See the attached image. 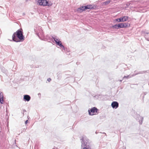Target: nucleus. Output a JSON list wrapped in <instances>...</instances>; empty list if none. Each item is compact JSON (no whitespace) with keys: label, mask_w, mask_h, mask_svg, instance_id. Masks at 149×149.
Returning <instances> with one entry per match:
<instances>
[{"label":"nucleus","mask_w":149,"mask_h":149,"mask_svg":"<svg viewBox=\"0 0 149 149\" xmlns=\"http://www.w3.org/2000/svg\"><path fill=\"white\" fill-rule=\"evenodd\" d=\"M61 50L62 52H65L67 51V48H65L64 47V49L62 48V49H61Z\"/></svg>","instance_id":"obj_20"},{"label":"nucleus","mask_w":149,"mask_h":149,"mask_svg":"<svg viewBox=\"0 0 149 149\" xmlns=\"http://www.w3.org/2000/svg\"><path fill=\"white\" fill-rule=\"evenodd\" d=\"M24 112H26V111L25 109H24L23 110Z\"/></svg>","instance_id":"obj_30"},{"label":"nucleus","mask_w":149,"mask_h":149,"mask_svg":"<svg viewBox=\"0 0 149 149\" xmlns=\"http://www.w3.org/2000/svg\"><path fill=\"white\" fill-rule=\"evenodd\" d=\"M120 82H121V81H122V80H120Z\"/></svg>","instance_id":"obj_36"},{"label":"nucleus","mask_w":149,"mask_h":149,"mask_svg":"<svg viewBox=\"0 0 149 149\" xmlns=\"http://www.w3.org/2000/svg\"><path fill=\"white\" fill-rule=\"evenodd\" d=\"M52 37L55 41L56 44L58 42H59L60 41L59 38L56 36H52Z\"/></svg>","instance_id":"obj_11"},{"label":"nucleus","mask_w":149,"mask_h":149,"mask_svg":"<svg viewBox=\"0 0 149 149\" xmlns=\"http://www.w3.org/2000/svg\"><path fill=\"white\" fill-rule=\"evenodd\" d=\"M84 11H85L87 9H93V7L92 5H88L83 6Z\"/></svg>","instance_id":"obj_9"},{"label":"nucleus","mask_w":149,"mask_h":149,"mask_svg":"<svg viewBox=\"0 0 149 149\" xmlns=\"http://www.w3.org/2000/svg\"><path fill=\"white\" fill-rule=\"evenodd\" d=\"M103 134H105V135H106V134L105 133H103Z\"/></svg>","instance_id":"obj_35"},{"label":"nucleus","mask_w":149,"mask_h":149,"mask_svg":"<svg viewBox=\"0 0 149 149\" xmlns=\"http://www.w3.org/2000/svg\"><path fill=\"white\" fill-rule=\"evenodd\" d=\"M111 1L110 0H108L107 1H106L105 2H102V4L104 5L105 6H106L107 5H108L110 2H111Z\"/></svg>","instance_id":"obj_17"},{"label":"nucleus","mask_w":149,"mask_h":149,"mask_svg":"<svg viewBox=\"0 0 149 149\" xmlns=\"http://www.w3.org/2000/svg\"><path fill=\"white\" fill-rule=\"evenodd\" d=\"M47 81H51V79L50 78H48L47 79Z\"/></svg>","instance_id":"obj_27"},{"label":"nucleus","mask_w":149,"mask_h":149,"mask_svg":"<svg viewBox=\"0 0 149 149\" xmlns=\"http://www.w3.org/2000/svg\"><path fill=\"white\" fill-rule=\"evenodd\" d=\"M57 77H58V79H59L60 78V77L61 76V73H57Z\"/></svg>","instance_id":"obj_23"},{"label":"nucleus","mask_w":149,"mask_h":149,"mask_svg":"<svg viewBox=\"0 0 149 149\" xmlns=\"http://www.w3.org/2000/svg\"><path fill=\"white\" fill-rule=\"evenodd\" d=\"M144 97V95L143 96V99Z\"/></svg>","instance_id":"obj_33"},{"label":"nucleus","mask_w":149,"mask_h":149,"mask_svg":"<svg viewBox=\"0 0 149 149\" xmlns=\"http://www.w3.org/2000/svg\"><path fill=\"white\" fill-rule=\"evenodd\" d=\"M123 148H124V149H126V147L125 146H123Z\"/></svg>","instance_id":"obj_31"},{"label":"nucleus","mask_w":149,"mask_h":149,"mask_svg":"<svg viewBox=\"0 0 149 149\" xmlns=\"http://www.w3.org/2000/svg\"><path fill=\"white\" fill-rule=\"evenodd\" d=\"M23 34L22 29H19L13 34L12 40L16 42H20L21 41L20 40L23 41L24 40Z\"/></svg>","instance_id":"obj_1"},{"label":"nucleus","mask_w":149,"mask_h":149,"mask_svg":"<svg viewBox=\"0 0 149 149\" xmlns=\"http://www.w3.org/2000/svg\"><path fill=\"white\" fill-rule=\"evenodd\" d=\"M1 70L3 73H6L7 72V70L5 69L4 67H2L1 68Z\"/></svg>","instance_id":"obj_18"},{"label":"nucleus","mask_w":149,"mask_h":149,"mask_svg":"<svg viewBox=\"0 0 149 149\" xmlns=\"http://www.w3.org/2000/svg\"><path fill=\"white\" fill-rule=\"evenodd\" d=\"M143 118L139 115L138 116V119L137 120H139V122L140 125H141L143 123Z\"/></svg>","instance_id":"obj_10"},{"label":"nucleus","mask_w":149,"mask_h":149,"mask_svg":"<svg viewBox=\"0 0 149 149\" xmlns=\"http://www.w3.org/2000/svg\"><path fill=\"white\" fill-rule=\"evenodd\" d=\"M111 106L113 108L116 109L118 107L119 104L117 102L113 101L112 102Z\"/></svg>","instance_id":"obj_8"},{"label":"nucleus","mask_w":149,"mask_h":149,"mask_svg":"<svg viewBox=\"0 0 149 149\" xmlns=\"http://www.w3.org/2000/svg\"><path fill=\"white\" fill-rule=\"evenodd\" d=\"M52 149H58V148L57 147H54V148H53Z\"/></svg>","instance_id":"obj_29"},{"label":"nucleus","mask_w":149,"mask_h":149,"mask_svg":"<svg viewBox=\"0 0 149 149\" xmlns=\"http://www.w3.org/2000/svg\"><path fill=\"white\" fill-rule=\"evenodd\" d=\"M83 8V6H81L80 8H77V11L81 13L84 11Z\"/></svg>","instance_id":"obj_15"},{"label":"nucleus","mask_w":149,"mask_h":149,"mask_svg":"<svg viewBox=\"0 0 149 149\" xmlns=\"http://www.w3.org/2000/svg\"><path fill=\"white\" fill-rule=\"evenodd\" d=\"M115 21L117 22H122L121 17H120L119 18L116 19Z\"/></svg>","instance_id":"obj_19"},{"label":"nucleus","mask_w":149,"mask_h":149,"mask_svg":"<svg viewBox=\"0 0 149 149\" xmlns=\"http://www.w3.org/2000/svg\"><path fill=\"white\" fill-rule=\"evenodd\" d=\"M141 73H142V72H139V73H136V74H134L132 75H127V76H124L123 77V79H124V78H126L127 79H128V78H130L131 77H133V76H135L136 74H141Z\"/></svg>","instance_id":"obj_12"},{"label":"nucleus","mask_w":149,"mask_h":149,"mask_svg":"<svg viewBox=\"0 0 149 149\" xmlns=\"http://www.w3.org/2000/svg\"><path fill=\"white\" fill-rule=\"evenodd\" d=\"M31 99L30 96L28 95H24L23 100L25 102L29 101Z\"/></svg>","instance_id":"obj_7"},{"label":"nucleus","mask_w":149,"mask_h":149,"mask_svg":"<svg viewBox=\"0 0 149 149\" xmlns=\"http://www.w3.org/2000/svg\"><path fill=\"white\" fill-rule=\"evenodd\" d=\"M118 0H111V2L113 3H116L117 2Z\"/></svg>","instance_id":"obj_25"},{"label":"nucleus","mask_w":149,"mask_h":149,"mask_svg":"<svg viewBox=\"0 0 149 149\" xmlns=\"http://www.w3.org/2000/svg\"><path fill=\"white\" fill-rule=\"evenodd\" d=\"M145 33V37L146 39L148 41H149V37H148V34H149V32H144Z\"/></svg>","instance_id":"obj_16"},{"label":"nucleus","mask_w":149,"mask_h":149,"mask_svg":"<svg viewBox=\"0 0 149 149\" xmlns=\"http://www.w3.org/2000/svg\"><path fill=\"white\" fill-rule=\"evenodd\" d=\"M26 129H27V127L26 128H23L22 130V131H23V132L25 131Z\"/></svg>","instance_id":"obj_26"},{"label":"nucleus","mask_w":149,"mask_h":149,"mask_svg":"<svg viewBox=\"0 0 149 149\" xmlns=\"http://www.w3.org/2000/svg\"><path fill=\"white\" fill-rule=\"evenodd\" d=\"M28 120H26L25 122V124H27V123H28Z\"/></svg>","instance_id":"obj_28"},{"label":"nucleus","mask_w":149,"mask_h":149,"mask_svg":"<svg viewBox=\"0 0 149 149\" xmlns=\"http://www.w3.org/2000/svg\"><path fill=\"white\" fill-rule=\"evenodd\" d=\"M3 95L2 93L1 92L0 93V98H3Z\"/></svg>","instance_id":"obj_24"},{"label":"nucleus","mask_w":149,"mask_h":149,"mask_svg":"<svg viewBox=\"0 0 149 149\" xmlns=\"http://www.w3.org/2000/svg\"><path fill=\"white\" fill-rule=\"evenodd\" d=\"M81 147L83 149H91V144L89 140L86 136L81 139Z\"/></svg>","instance_id":"obj_2"},{"label":"nucleus","mask_w":149,"mask_h":149,"mask_svg":"<svg viewBox=\"0 0 149 149\" xmlns=\"http://www.w3.org/2000/svg\"><path fill=\"white\" fill-rule=\"evenodd\" d=\"M144 93V95H146V92Z\"/></svg>","instance_id":"obj_32"},{"label":"nucleus","mask_w":149,"mask_h":149,"mask_svg":"<svg viewBox=\"0 0 149 149\" xmlns=\"http://www.w3.org/2000/svg\"><path fill=\"white\" fill-rule=\"evenodd\" d=\"M56 45L59 46L61 49H62V48L64 49V46L63 45H62V42L61 41L58 42L56 44Z\"/></svg>","instance_id":"obj_14"},{"label":"nucleus","mask_w":149,"mask_h":149,"mask_svg":"<svg viewBox=\"0 0 149 149\" xmlns=\"http://www.w3.org/2000/svg\"><path fill=\"white\" fill-rule=\"evenodd\" d=\"M0 102L1 104L3 103V98H0Z\"/></svg>","instance_id":"obj_21"},{"label":"nucleus","mask_w":149,"mask_h":149,"mask_svg":"<svg viewBox=\"0 0 149 149\" xmlns=\"http://www.w3.org/2000/svg\"><path fill=\"white\" fill-rule=\"evenodd\" d=\"M98 109L96 107H94L88 110L89 115L91 116L97 113Z\"/></svg>","instance_id":"obj_4"},{"label":"nucleus","mask_w":149,"mask_h":149,"mask_svg":"<svg viewBox=\"0 0 149 149\" xmlns=\"http://www.w3.org/2000/svg\"><path fill=\"white\" fill-rule=\"evenodd\" d=\"M97 133H97V131H96V132H95V133H96V134H97Z\"/></svg>","instance_id":"obj_34"},{"label":"nucleus","mask_w":149,"mask_h":149,"mask_svg":"<svg viewBox=\"0 0 149 149\" xmlns=\"http://www.w3.org/2000/svg\"><path fill=\"white\" fill-rule=\"evenodd\" d=\"M34 30L36 34L39 37L40 35H43V31L42 29H34Z\"/></svg>","instance_id":"obj_5"},{"label":"nucleus","mask_w":149,"mask_h":149,"mask_svg":"<svg viewBox=\"0 0 149 149\" xmlns=\"http://www.w3.org/2000/svg\"><path fill=\"white\" fill-rule=\"evenodd\" d=\"M38 4L39 5L45 6H47V1L46 0H38Z\"/></svg>","instance_id":"obj_6"},{"label":"nucleus","mask_w":149,"mask_h":149,"mask_svg":"<svg viewBox=\"0 0 149 149\" xmlns=\"http://www.w3.org/2000/svg\"><path fill=\"white\" fill-rule=\"evenodd\" d=\"M130 24L128 23H121L114 25L113 26V28H123V27H128Z\"/></svg>","instance_id":"obj_3"},{"label":"nucleus","mask_w":149,"mask_h":149,"mask_svg":"<svg viewBox=\"0 0 149 149\" xmlns=\"http://www.w3.org/2000/svg\"><path fill=\"white\" fill-rule=\"evenodd\" d=\"M47 6H52V4L50 2V3H49V2L48 1H47Z\"/></svg>","instance_id":"obj_22"},{"label":"nucleus","mask_w":149,"mask_h":149,"mask_svg":"<svg viewBox=\"0 0 149 149\" xmlns=\"http://www.w3.org/2000/svg\"><path fill=\"white\" fill-rule=\"evenodd\" d=\"M121 20L122 22H125L127 21L128 18H129V17L127 16H125L121 17Z\"/></svg>","instance_id":"obj_13"}]
</instances>
